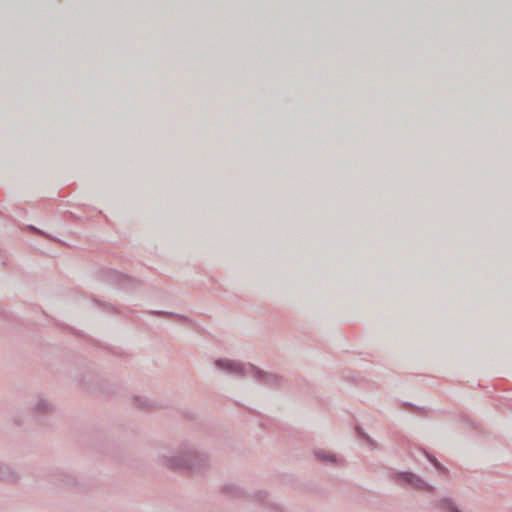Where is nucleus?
Segmentation results:
<instances>
[{
    "label": "nucleus",
    "mask_w": 512,
    "mask_h": 512,
    "mask_svg": "<svg viewBox=\"0 0 512 512\" xmlns=\"http://www.w3.org/2000/svg\"><path fill=\"white\" fill-rule=\"evenodd\" d=\"M414 476L412 474H405L403 475V479L407 482H411Z\"/></svg>",
    "instance_id": "7ed1b4c3"
},
{
    "label": "nucleus",
    "mask_w": 512,
    "mask_h": 512,
    "mask_svg": "<svg viewBox=\"0 0 512 512\" xmlns=\"http://www.w3.org/2000/svg\"><path fill=\"white\" fill-rule=\"evenodd\" d=\"M216 365L221 368H224L228 371H231V372H239L241 369L238 364H236L232 361H229V360H225V361L218 360V361H216Z\"/></svg>",
    "instance_id": "f257e3e1"
},
{
    "label": "nucleus",
    "mask_w": 512,
    "mask_h": 512,
    "mask_svg": "<svg viewBox=\"0 0 512 512\" xmlns=\"http://www.w3.org/2000/svg\"><path fill=\"white\" fill-rule=\"evenodd\" d=\"M444 505L447 507V509L449 510V512H459L455 507L452 506L451 503H449L448 501H445L444 502Z\"/></svg>",
    "instance_id": "f03ea898"
}]
</instances>
